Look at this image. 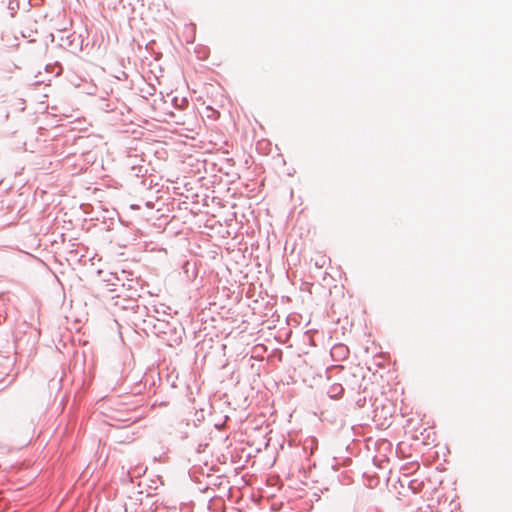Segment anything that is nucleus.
<instances>
[{"mask_svg": "<svg viewBox=\"0 0 512 512\" xmlns=\"http://www.w3.org/2000/svg\"><path fill=\"white\" fill-rule=\"evenodd\" d=\"M205 111H206V116L208 118L217 119L219 117V113L209 106H207L205 108Z\"/></svg>", "mask_w": 512, "mask_h": 512, "instance_id": "1", "label": "nucleus"}, {"mask_svg": "<svg viewBox=\"0 0 512 512\" xmlns=\"http://www.w3.org/2000/svg\"><path fill=\"white\" fill-rule=\"evenodd\" d=\"M321 261H322V263H321V265H320V266H323V265L325 264V262H326L325 257H321Z\"/></svg>", "mask_w": 512, "mask_h": 512, "instance_id": "2", "label": "nucleus"}]
</instances>
